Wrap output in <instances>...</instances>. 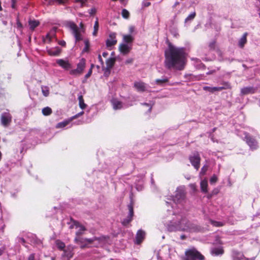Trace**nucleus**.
<instances>
[{"mask_svg": "<svg viewBox=\"0 0 260 260\" xmlns=\"http://www.w3.org/2000/svg\"><path fill=\"white\" fill-rule=\"evenodd\" d=\"M165 66L168 69L172 68L182 70L185 63V52L183 48H178L171 44L165 51Z\"/></svg>", "mask_w": 260, "mask_h": 260, "instance_id": "obj_1", "label": "nucleus"}, {"mask_svg": "<svg viewBox=\"0 0 260 260\" xmlns=\"http://www.w3.org/2000/svg\"><path fill=\"white\" fill-rule=\"evenodd\" d=\"M67 26L71 30L75 38L76 42L81 41L83 39L82 34L85 31V28L82 22H81L79 24V26H78L73 22H68L67 23Z\"/></svg>", "mask_w": 260, "mask_h": 260, "instance_id": "obj_2", "label": "nucleus"}, {"mask_svg": "<svg viewBox=\"0 0 260 260\" xmlns=\"http://www.w3.org/2000/svg\"><path fill=\"white\" fill-rule=\"evenodd\" d=\"M185 260H204L205 257L196 248L187 249L185 252Z\"/></svg>", "mask_w": 260, "mask_h": 260, "instance_id": "obj_3", "label": "nucleus"}, {"mask_svg": "<svg viewBox=\"0 0 260 260\" xmlns=\"http://www.w3.org/2000/svg\"><path fill=\"white\" fill-rule=\"evenodd\" d=\"M134 203L132 199L131 203L128 205V214L127 217L121 221V224L124 226H127L133 219Z\"/></svg>", "mask_w": 260, "mask_h": 260, "instance_id": "obj_4", "label": "nucleus"}, {"mask_svg": "<svg viewBox=\"0 0 260 260\" xmlns=\"http://www.w3.org/2000/svg\"><path fill=\"white\" fill-rule=\"evenodd\" d=\"M189 160L194 168L198 170L200 167L201 157L198 152L195 151L189 156Z\"/></svg>", "mask_w": 260, "mask_h": 260, "instance_id": "obj_5", "label": "nucleus"}, {"mask_svg": "<svg viewBox=\"0 0 260 260\" xmlns=\"http://www.w3.org/2000/svg\"><path fill=\"white\" fill-rule=\"evenodd\" d=\"M85 60L82 59L77 64V68L70 71V74L74 76H79L82 74L85 68Z\"/></svg>", "mask_w": 260, "mask_h": 260, "instance_id": "obj_6", "label": "nucleus"}, {"mask_svg": "<svg viewBox=\"0 0 260 260\" xmlns=\"http://www.w3.org/2000/svg\"><path fill=\"white\" fill-rule=\"evenodd\" d=\"M74 225L77 227L79 228V230L76 232V237L75 238V241L76 243H82L83 238L81 237V236L83 234V232L86 230L85 228L80 224V223L78 221H74Z\"/></svg>", "mask_w": 260, "mask_h": 260, "instance_id": "obj_7", "label": "nucleus"}, {"mask_svg": "<svg viewBox=\"0 0 260 260\" xmlns=\"http://www.w3.org/2000/svg\"><path fill=\"white\" fill-rule=\"evenodd\" d=\"M245 141L252 150H255L258 148L256 140L248 133H245Z\"/></svg>", "mask_w": 260, "mask_h": 260, "instance_id": "obj_8", "label": "nucleus"}, {"mask_svg": "<svg viewBox=\"0 0 260 260\" xmlns=\"http://www.w3.org/2000/svg\"><path fill=\"white\" fill-rule=\"evenodd\" d=\"M185 197V192L184 190L177 189L174 197L173 201L176 204H181L184 202Z\"/></svg>", "mask_w": 260, "mask_h": 260, "instance_id": "obj_9", "label": "nucleus"}, {"mask_svg": "<svg viewBox=\"0 0 260 260\" xmlns=\"http://www.w3.org/2000/svg\"><path fill=\"white\" fill-rule=\"evenodd\" d=\"M134 87L138 92H143L146 90V84L141 81H136L134 83Z\"/></svg>", "mask_w": 260, "mask_h": 260, "instance_id": "obj_10", "label": "nucleus"}, {"mask_svg": "<svg viewBox=\"0 0 260 260\" xmlns=\"http://www.w3.org/2000/svg\"><path fill=\"white\" fill-rule=\"evenodd\" d=\"M132 49V44H126L125 43H121L119 46L120 52L123 54H128Z\"/></svg>", "mask_w": 260, "mask_h": 260, "instance_id": "obj_11", "label": "nucleus"}, {"mask_svg": "<svg viewBox=\"0 0 260 260\" xmlns=\"http://www.w3.org/2000/svg\"><path fill=\"white\" fill-rule=\"evenodd\" d=\"M80 115H75L70 118L65 120L57 124L56 127L57 128H63L68 125L73 120L77 118Z\"/></svg>", "mask_w": 260, "mask_h": 260, "instance_id": "obj_12", "label": "nucleus"}, {"mask_svg": "<svg viewBox=\"0 0 260 260\" xmlns=\"http://www.w3.org/2000/svg\"><path fill=\"white\" fill-rule=\"evenodd\" d=\"M229 88V86L226 85V86L221 87H210V86H204L203 89L206 91L213 93L216 91H219L223 89H227Z\"/></svg>", "mask_w": 260, "mask_h": 260, "instance_id": "obj_13", "label": "nucleus"}, {"mask_svg": "<svg viewBox=\"0 0 260 260\" xmlns=\"http://www.w3.org/2000/svg\"><path fill=\"white\" fill-rule=\"evenodd\" d=\"M117 43L116 39V34L112 33L109 35V38L106 41V46L107 47H111Z\"/></svg>", "mask_w": 260, "mask_h": 260, "instance_id": "obj_14", "label": "nucleus"}, {"mask_svg": "<svg viewBox=\"0 0 260 260\" xmlns=\"http://www.w3.org/2000/svg\"><path fill=\"white\" fill-rule=\"evenodd\" d=\"M145 236V233L141 230H139L136 234L135 243L140 245L144 240Z\"/></svg>", "mask_w": 260, "mask_h": 260, "instance_id": "obj_15", "label": "nucleus"}, {"mask_svg": "<svg viewBox=\"0 0 260 260\" xmlns=\"http://www.w3.org/2000/svg\"><path fill=\"white\" fill-rule=\"evenodd\" d=\"M56 63L64 70H68L71 68V64L68 60L58 59L56 60Z\"/></svg>", "mask_w": 260, "mask_h": 260, "instance_id": "obj_16", "label": "nucleus"}, {"mask_svg": "<svg viewBox=\"0 0 260 260\" xmlns=\"http://www.w3.org/2000/svg\"><path fill=\"white\" fill-rule=\"evenodd\" d=\"M11 122V117L9 115H2L1 117V122L4 126H8Z\"/></svg>", "mask_w": 260, "mask_h": 260, "instance_id": "obj_17", "label": "nucleus"}, {"mask_svg": "<svg viewBox=\"0 0 260 260\" xmlns=\"http://www.w3.org/2000/svg\"><path fill=\"white\" fill-rule=\"evenodd\" d=\"M73 255L74 252L73 251V249L68 247L63 250V253L62 254V256L67 257L68 260H70V259L73 257Z\"/></svg>", "mask_w": 260, "mask_h": 260, "instance_id": "obj_18", "label": "nucleus"}, {"mask_svg": "<svg viewBox=\"0 0 260 260\" xmlns=\"http://www.w3.org/2000/svg\"><path fill=\"white\" fill-rule=\"evenodd\" d=\"M111 103L114 109H120L123 107L122 103L117 99H113Z\"/></svg>", "mask_w": 260, "mask_h": 260, "instance_id": "obj_19", "label": "nucleus"}, {"mask_svg": "<svg viewBox=\"0 0 260 260\" xmlns=\"http://www.w3.org/2000/svg\"><path fill=\"white\" fill-rule=\"evenodd\" d=\"M60 49L58 47L49 49L47 50L48 54L51 56H57L60 54Z\"/></svg>", "mask_w": 260, "mask_h": 260, "instance_id": "obj_20", "label": "nucleus"}, {"mask_svg": "<svg viewBox=\"0 0 260 260\" xmlns=\"http://www.w3.org/2000/svg\"><path fill=\"white\" fill-rule=\"evenodd\" d=\"M115 59L114 58H110L108 59L106 61V68L108 71V72L110 73V69L112 68L115 63Z\"/></svg>", "mask_w": 260, "mask_h": 260, "instance_id": "obj_21", "label": "nucleus"}, {"mask_svg": "<svg viewBox=\"0 0 260 260\" xmlns=\"http://www.w3.org/2000/svg\"><path fill=\"white\" fill-rule=\"evenodd\" d=\"M169 82L168 78L164 77L161 79H157L154 81L155 83L159 86H164L166 83Z\"/></svg>", "mask_w": 260, "mask_h": 260, "instance_id": "obj_22", "label": "nucleus"}, {"mask_svg": "<svg viewBox=\"0 0 260 260\" xmlns=\"http://www.w3.org/2000/svg\"><path fill=\"white\" fill-rule=\"evenodd\" d=\"M123 40L126 44H132L134 41V37L130 35H123Z\"/></svg>", "mask_w": 260, "mask_h": 260, "instance_id": "obj_23", "label": "nucleus"}, {"mask_svg": "<svg viewBox=\"0 0 260 260\" xmlns=\"http://www.w3.org/2000/svg\"><path fill=\"white\" fill-rule=\"evenodd\" d=\"M188 228L191 232H199L201 230V228L200 226L192 223H189Z\"/></svg>", "mask_w": 260, "mask_h": 260, "instance_id": "obj_24", "label": "nucleus"}, {"mask_svg": "<svg viewBox=\"0 0 260 260\" xmlns=\"http://www.w3.org/2000/svg\"><path fill=\"white\" fill-rule=\"evenodd\" d=\"M247 33L245 32L242 38L240 39L239 42V45L241 48H243L244 46V45L246 44L247 42Z\"/></svg>", "mask_w": 260, "mask_h": 260, "instance_id": "obj_25", "label": "nucleus"}, {"mask_svg": "<svg viewBox=\"0 0 260 260\" xmlns=\"http://www.w3.org/2000/svg\"><path fill=\"white\" fill-rule=\"evenodd\" d=\"M201 189L202 192L207 193L208 192V182L206 180H202L201 182Z\"/></svg>", "mask_w": 260, "mask_h": 260, "instance_id": "obj_26", "label": "nucleus"}, {"mask_svg": "<svg viewBox=\"0 0 260 260\" xmlns=\"http://www.w3.org/2000/svg\"><path fill=\"white\" fill-rule=\"evenodd\" d=\"M99 28V20L98 18H96V20L94 22V26H93V31L92 32V35L94 37H96L98 35V32Z\"/></svg>", "mask_w": 260, "mask_h": 260, "instance_id": "obj_27", "label": "nucleus"}, {"mask_svg": "<svg viewBox=\"0 0 260 260\" xmlns=\"http://www.w3.org/2000/svg\"><path fill=\"white\" fill-rule=\"evenodd\" d=\"M224 250L222 248H214L212 249L211 253L212 254L218 255L223 254Z\"/></svg>", "mask_w": 260, "mask_h": 260, "instance_id": "obj_28", "label": "nucleus"}, {"mask_svg": "<svg viewBox=\"0 0 260 260\" xmlns=\"http://www.w3.org/2000/svg\"><path fill=\"white\" fill-rule=\"evenodd\" d=\"M56 244L58 249H59L60 250L63 251V250L65 249V244L63 242L58 240L56 241Z\"/></svg>", "mask_w": 260, "mask_h": 260, "instance_id": "obj_29", "label": "nucleus"}, {"mask_svg": "<svg viewBox=\"0 0 260 260\" xmlns=\"http://www.w3.org/2000/svg\"><path fill=\"white\" fill-rule=\"evenodd\" d=\"M39 23L38 21L36 20H29V25L30 27V28L31 29H34L35 28H36L37 26H38Z\"/></svg>", "mask_w": 260, "mask_h": 260, "instance_id": "obj_30", "label": "nucleus"}, {"mask_svg": "<svg viewBox=\"0 0 260 260\" xmlns=\"http://www.w3.org/2000/svg\"><path fill=\"white\" fill-rule=\"evenodd\" d=\"M252 91V89L251 87H244L241 90V92L242 94H247L251 93Z\"/></svg>", "mask_w": 260, "mask_h": 260, "instance_id": "obj_31", "label": "nucleus"}, {"mask_svg": "<svg viewBox=\"0 0 260 260\" xmlns=\"http://www.w3.org/2000/svg\"><path fill=\"white\" fill-rule=\"evenodd\" d=\"M210 222L212 225L216 227H220L224 225V224L221 222L217 221L211 219L210 220Z\"/></svg>", "mask_w": 260, "mask_h": 260, "instance_id": "obj_32", "label": "nucleus"}, {"mask_svg": "<svg viewBox=\"0 0 260 260\" xmlns=\"http://www.w3.org/2000/svg\"><path fill=\"white\" fill-rule=\"evenodd\" d=\"M79 106L82 109H84L86 107V104L84 103V100L82 95H80L78 97Z\"/></svg>", "mask_w": 260, "mask_h": 260, "instance_id": "obj_33", "label": "nucleus"}, {"mask_svg": "<svg viewBox=\"0 0 260 260\" xmlns=\"http://www.w3.org/2000/svg\"><path fill=\"white\" fill-rule=\"evenodd\" d=\"M244 255L240 252H236L234 254V260H241L244 258Z\"/></svg>", "mask_w": 260, "mask_h": 260, "instance_id": "obj_34", "label": "nucleus"}, {"mask_svg": "<svg viewBox=\"0 0 260 260\" xmlns=\"http://www.w3.org/2000/svg\"><path fill=\"white\" fill-rule=\"evenodd\" d=\"M53 36H54L53 33H52V34H51V35L50 34H48L46 35V37L44 39V42L45 43H49L51 41V39Z\"/></svg>", "mask_w": 260, "mask_h": 260, "instance_id": "obj_35", "label": "nucleus"}, {"mask_svg": "<svg viewBox=\"0 0 260 260\" xmlns=\"http://www.w3.org/2000/svg\"><path fill=\"white\" fill-rule=\"evenodd\" d=\"M94 67V65L93 64H92L91 65V68L90 69H89L88 73L85 76V79L83 81V82H85L86 80L88 78L90 75H91L92 74V68H93Z\"/></svg>", "mask_w": 260, "mask_h": 260, "instance_id": "obj_36", "label": "nucleus"}, {"mask_svg": "<svg viewBox=\"0 0 260 260\" xmlns=\"http://www.w3.org/2000/svg\"><path fill=\"white\" fill-rule=\"evenodd\" d=\"M122 16L124 18L127 19L129 17V12L126 10V9H123L122 10Z\"/></svg>", "mask_w": 260, "mask_h": 260, "instance_id": "obj_37", "label": "nucleus"}, {"mask_svg": "<svg viewBox=\"0 0 260 260\" xmlns=\"http://www.w3.org/2000/svg\"><path fill=\"white\" fill-rule=\"evenodd\" d=\"M43 114H51L52 110L50 107H47L42 110Z\"/></svg>", "mask_w": 260, "mask_h": 260, "instance_id": "obj_38", "label": "nucleus"}, {"mask_svg": "<svg viewBox=\"0 0 260 260\" xmlns=\"http://www.w3.org/2000/svg\"><path fill=\"white\" fill-rule=\"evenodd\" d=\"M84 44H85V47L83 49V51L87 52L89 50V42L88 40H85L84 41Z\"/></svg>", "mask_w": 260, "mask_h": 260, "instance_id": "obj_39", "label": "nucleus"}, {"mask_svg": "<svg viewBox=\"0 0 260 260\" xmlns=\"http://www.w3.org/2000/svg\"><path fill=\"white\" fill-rule=\"evenodd\" d=\"M95 240V238H94V239H87V238L83 239V240H82L83 242L80 243L82 244V243H84L85 242H86L87 243V244H91Z\"/></svg>", "mask_w": 260, "mask_h": 260, "instance_id": "obj_40", "label": "nucleus"}, {"mask_svg": "<svg viewBox=\"0 0 260 260\" xmlns=\"http://www.w3.org/2000/svg\"><path fill=\"white\" fill-rule=\"evenodd\" d=\"M208 166H204L202 169H201V172H200V174L202 175H204L206 172L208 170Z\"/></svg>", "mask_w": 260, "mask_h": 260, "instance_id": "obj_41", "label": "nucleus"}, {"mask_svg": "<svg viewBox=\"0 0 260 260\" xmlns=\"http://www.w3.org/2000/svg\"><path fill=\"white\" fill-rule=\"evenodd\" d=\"M196 16V12H193L191 14H190L186 19H185V22L192 20Z\"/></svg>", "mask_w": 260, "mask_h": 260, "instance_id": "obj_42", "label": "nucleus"}, {"mask_svg": "<svg viewBox=\"0 0 260 260\" xmlns=\"http://www.w3.org/2000/svg\"><path fill=\"white\" fill-rule=\"evenodd\" d=\"M42 92H43L44 95H45V96H47L48 95V94L49 93V91L47 87H42Z\"/></svg>", "mask_w": 260, "mask_h": 260, "instance_id": "obj_43", "label": "nucleus"}, {"mask_svg": "<svg viewBox=\"0 0 260 260\" xmlns=\"http://www.w3.org/2000/svg\"><path fill=\"white\" fill-rule=\"evenodd\" d=\"M96 11L97 9L95 7H93L89 10L88 12L90 15H93L96 13Z\"/></svg>", "mask_w": 260, "mask_h": 260, "instance_id": "obj_44", "label": "nucleus"}, {"mask_svg": "<svg viewBox=\"0 0 260 260\" xmlns=\"http://www.w3.org/2000/svg\"><path fill=\"white\" fill-rule=\"evenodd\" d=\"M217 181V178L216 176L214 175L213 176L210 180V182L211 183H215Z\"/></svg>", "mask_w": 260, "mask_h": 260, "instance_id": "obj_45", "label": "nucleus"}, {"mask_svg": "<svg viewBox=\"0 0 260 260\" xmlns=\"http://www.w3.org/2000/svg\"><path fill=\"white\" fill-rule=\"evenodd\" d=\"M35 253H31L30 254L28 258H27V260H35Z\"/></svg>", "mask_w": 260, "mask_h": 260, "instance_id": "obj_46", "label": "nucleus"}, {"mask_svg": "<svg viewBox=\"0 0 260 260\" xmlns=\"http://www.w3.org/2000/svg\"><path fill=\"white\" fill-rule=\"evenodd\" d=\"M144 106L148 108V111H147V112H151V108H152V106L148 104H146V103H145L143 104Z\"/></svg>", "mask_w": 260, "mask_h": 260, "instance_id": "obj_47", "label": "nucleus"}, {"mask_svg": "<svg viewBox=\"0 0 260 260\" xmlns=\"http://www.w3.org/2000/svg\"><path fill=\"white\" fill-rule=\"evenodd\" d=\"M19 242L22 243L23 245H24L26 243L25 240L23 238H19L18 239Z\"/></svg>", "mask_w": 260, "mask_h": 260, "instance_id": "obj_48", "label": "nucleus"}, {"mask_svg": "<svg viewBox=\"0 0 260 260\" xmlns=\"http://www.w3.org/2000/svg\"><path fill=\"white\" fill-rule=\"evenodd\" d=\"M150 5V3L148 1H144L143 2V6L145 7H148Z\"/></svg>", "mask_w": 260, "mask_h": 260, "instance_id": "obj_49", "label": "nucleus"}, {"mask_svg": "<svg viewBox=\"0 0 260 260\" xmlns=\"http://www.w3.org/2000/svg\"><path fill=\"white\" fill-rule=\"evenodd\" d=\"M98 59H99V61L101 63V64L102 65H103L104 64V61L102 60L101 55L100 54H99V56H98Z\"/></svg>", "mask_w": 260, "mask_h": 260, "instance_id": "obj_50", "label": "nucleus"}, {"mask_svg": "<svg viewBox=\"0 0 260 260\" xmlns=\"http://www.w3.org/2000/svg\"><path fill=\"white\" fill-rule=\"evenodd\" d=\"M87 0H77L76 1L78 2H80L81 3V5L82 6H83V4L84 3H85V2L87 1Z\"/></svg>", "mask_w": 260, "mask_h": 260, "instance_id": "obj_51", "label": "nucleus"}, {"mask_svg": "<svg viewBox=\"0 0 260 260\" xmlns=\"http://www.w3.org/2000/svg\"><path fill=\"white\" fill-rule=\"evenodd\" d=\"M59 45H61L62 46H64L66 45V42L64 41H60L59 42Z\"/></svg>", "mask_w": 260, "mask_h": 260, "instance_id": "obj_52", "label": "nucleus"}, {"mask_svg": "<svg viewBox=\"0 0 260 260\" xmlns=\"http://www.w3.org/2000/svg\"><path fill=\"white\" fill-rule=\"evenodd\" d=\"M4 251V249L0 248V256L3 254Z\"/></svg>", "mask_w": 260, "mask_h": 260, "instance_id": "obj_53", "label": "nucleus"}, {"mask_svg": "<svg viewBox=\"0 0 260 260\" xmlns=\"http://www.w3.org/2000/svg\"><path fill=\"white\" fill-rule=\"evenodd\" d=\"M108 53L107 52H103V56L104 57H106L108 55Z\"/></svg>", "mask_w": 260, "mask_h": 260, "instance_id": "obj_54", "label": "nucleus"}, {"mask_svg": "<svg viewBox=\"0 0 260 260\" xmlns=\"http://www.w3.org/2000/svg\"><path fill=\"white\" fill-rule=\"evenodd\" d=\"M132 62V59H128L126 61V63H131Z\"/></svg>", "mask_w": 260, "mask_h": 260, "instance_id": "obj_55", "label": "nucleus"}, {"mask_svg": "<svg viewBox=\"0 0 260 260\" xmlns=\"http://www.w3.org/2000/svg\"><path fill=\"white\" fill-rule=\"evenodd\" d=\"M110 73L108 72V71L107 70V68L106 69V71L105 72V75H108Z\"/></svg>", "mask_w": 260, "mask_h": 260, "instance_id": "obj_56", "label": "nucleus"}, {"mask_svg": "<svg viewBox=\"0 0 260 260\" xmlns=\"http://www.w3.org/2000/svg\"><path fill=\"white\" fill-rule=\"evenodd\" d=\"M86 247V244H85V245H81V247L82 248H85V247Z\"/></svg>", "mask_w": 260, "mask_h": 260, "instance_id": "obj_57", "label": "nucleus"}, {"mask_svg": "<svg viewBox=\"0 0 260 260\" xmlns=\"http://www.w3.org/2000/svg\"><path fill=\"white\" fill-rule=\"evenodd\" d=\"M134 30V28L133 27H131L130 28V31L131 32H132Z\"/></svg>", "mask_w": 260, "mask_h": 260, "instance_id": "obj_58", "label": "nucleus"}, {"mask_svg": "<svg viewBox=\"0 0 260 260\" xmlns=\"http://www.w3.org/2000/svg\"><path fill=\"white\" fill-rule=\"evenodd\" d=\"M184 238H185V236H181V238H182V239H184Z\"/></svg>", "mask_w": 260, "mask_h": 260, "instance_id": "obj_59", "label": "nucleus"}, {"mask_svg": "<svg viewBox=\"0 0 260 260\" xmlns=\"http://www.w3.org/2000/svg\"><path fill=\"white\" fill-rule=\"evenodd\" d=\"M51 260H55V258H54V257H52V258H51Z\"/></svg>", "mask_w": 260, "mask_h": 260, "instance_id": "obj_60", "label": "nucleus"}, {"mask_svg": "<svg viewBox=\"0 0 260 260\" xmlns=\"http://www.w3.org/2000/svg\"><path fill=\"white\" fill-rule=\"evenodd\" d=\"M121 3L123 2L124 0H120Z\"/></svg>", "mask_w": 260, "mask_h": 260, "instance_id": "obj_61", "label": "nucleus"}, {"mask_svg": "<svg viewBox=\"0 0 260 260\" xmlns=\"http://www.w3.org/2000/svg\"><path fill=\"white\" fill-rule=\"evenodd\" d=\"M79 114H83V112H80Z\"/></svg>", "mask_w": 260, "mask_h": 260, "instance_id": "obj_62", "label": "nucleus"}, {"mask_svg": "<svg viewBox=\"0 0 260 260\" xmlns=\"http://www.w3.org/2000/svg\"><path fill=\"white\" fill-rule=\"evenodd\" d=\"M259 17H260V13H259Z\"/></svg>", "mask_w": 260, "mask_h": 260, "instance_id": "obj_63", "label": "nucleus"}]
</instances>
